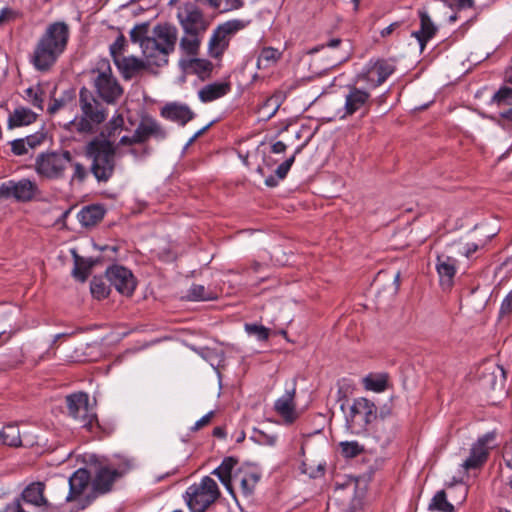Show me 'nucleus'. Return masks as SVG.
<instances>
[{
	"mask_svg": "<svg viewBox=\"0 0 512 512\" xmlns=\"http://www.w3.org/2000/svg\"><path fill=\"white\" fill-rule=\"evenodd\" d=\"M108 465L111 466L116 475L121 478L134 469L135 461L128 456L117 455L115 461Z\"/></svg>",
	"mask_w": 512,
	"mask_h": 512,
	"instance_id": "nucleus-39",
	"label": "nucleus"
},
{
	"mask_svg": "<svg viewBox=\"0 0 512 512\" xmlns=\"http://www.w3.org/2000/svg\"><path fill=\"white\" fill-rule=\"evenodd\" d=\"M456 259L452 256L441 254L437 256L436 270L439 275L440 285L448 289L453 285L456 274Z\"/></svg>",
	"mask_w": 512,
	"mask_h": 512,
	"instance_id": "nucleus-23",
	"label": "nucleus"
},
{
	"mask_svg": "<svg viewBox=\"0 0 512 512\" xmlns=\"http://www.w3.org/2000/svg\"><path fill=\"white\" fill-rule=\"evenodd\" d=\"M125 46L126 39L122 34H120L113 42V44L110 45V54L114 60V63H116V58L118 59L124 57L122 54L124 52Z\"/></svg>",
	"mask_w": 512,
	"mask_h": 512,
	"instance_id": "nucleus-49",
	"label": "nucleus"
},
{
	"mask_svg": "<svg viewBox=\"0 0 512 512\" xmlns=\"http://www.w3.org/2000/svg\"><path fill=\"white\" fill-rule=\"evenodd\" d=\"M161 115L168 120L179 123L181 126L186 125L194 118L193 111L187 105L177 103L167 104L162 108Z\"/></svg>",
	"mask_w": 512,
	"mask_h": 512,
	"instance_id": "nucleus-26",
	"label": "nucleus"
},
{
	"mask_svg": "<svg viewBox=\"0 0 512 512\" xmlns=\"http://www.w3.org/2000/svg\"><path fill=\"white\" fill-rule=\"evenodd\" d=\"M119 477L109 465H97L91 480L92 493L87 496L88 502H91L99 495L109 493L116 480Z\"/></svg>",
	"mask_w": 512,
	"mask_h": 512,
	"instance_id": "nucleus-15",
	"label": "nucleus"
},
{
	"mask_svg": "<svg viewBox=\"0 0 512 512\" xmlns=\"http://www.w3.org/2000/svg\"><path fill=\"white\" fill-rule=\"evenodd\" d=\"M295 394L296 385L293 384L291 389H287L274 403V410L281 416L285 424H292L299 417L296 411Z\"/></svg>",
	"mask_w": 512,
	"mask_h": 512,
	"instance_id": "nucleus-19",
	"label": "nucleus"
},
{
	"mask_svg": "<svg viewBox=\"0 0 512 512\" xmlns=\"http://www.w3.org/2000/svg\"><path fill=\"white\" fill-rule=\"evenodd\" d=\"M245 331L249 335H254L260 341H265L269 338L270 330L262 325L245 324Z\"/></svg>",
	"mask_w": 512,
	"mask_h": 512,
	"instance_id": "nucleus-48",
	"label": "nucleus"
},
{
	"mask_svg": "<svg viewBox=\"0 0 512 512\" xmlns=\"http://www.w3.org/2000/svg\"><path fill=\"white\" fill-rule=\"evenodd\" d=\"M129 147L130 148L128 149L127 152L130 155H132L135 159H142L150 154V149L147 146L143 147L142 149L135 148L134 145Z\"/></svg>",
	"mask_w": 512,
	"mask_h": 512,
	"instance_id": "nucleus-55",
	"label": "nucleus"
},
{
	"mask_svg": "<svg viewBox=\"0 0 512 512\" xmlns=\"http://www.w3.org/2000/svg\"><path fill=\"white\" fill-rule=\"evenodd\" d=\"M176 19L183 31L180 50L186 56H197L210 25L208 18L195 2L183 1L176 8Z\"/></svg>",
	"mask_w": 512,
	"mask_h": 512,
	"instance_id": "nucleus-3",
	"label": "nucleus"
},
{
	"mask_svg": "<svg viewBox=\"0 0 512 512\" xmlns=\"http://www.w3.org/2000/svg\"><path fill=\"white\" fill-rule=\"evenodd\" d=\"M92 475L85 469L80 468L76 470L69 478V492L65 493V483H62V494L55 496L54 500L62 503H67L75 500L80 496L87 488L88 484L91 483Z\"/></svg>",
	"mask_w": 512,
	"mask_h": 512,
	"instance_id": "nucleus-16",
	"label": "nucleus"
},
{
	"mask_svg": "<svg viewBox=\"0 0 512 512\" xmlns=\"http://www.w3.org/2000/svg\"><path fill=\"white\" fill-rule=\"evenodd\" d=\"M230 90L229 82H215L204 86L198 96L202 102L207 103L225 96Z\"/></svg>",
	"mask_w": 512,
	"mask_h": 512,
	"instance_id": "nucleus-30",
	"label": "nucleus"
},
{
	"mask_svg": "<svg viewBox=\"0 0 512 512\" xmlns=\"http://www.w3.org/2000/svg\"><path fill=\"white\" fill-rule=\"evenodd\" d=\"M377 417L375 404L367 398L354 399L350 411L346 416L348 429L354 434L365 432L367 426Z\"/></svg>",
	"mask_w": 512,
	"mask_h": 512,
	"instance_id": "nucleus-9",
	"label": "nucleus"
},
{
	"mask_svg": "<svg viewBox=\"0 0 512 512\" xmlns=\"http://www.w3.org/2000/svg\"><path fill=\"white\" fill-rule=\"evenodd\" d=\"M512 313V290L506 295L503 299L500 306V316L505 317L509 316Z\"/></svg>",
	"mask_w": 512,
	"mask_h": 512,
	"instance_id": "nucleus-53",
	"label": "nucleus"
},
{
	"mask_svg": "<svg viewBox=\"0 0 512 512\" xmlns=\"http://www.w3.org/2000/svg\"><path fill=\"white\" fill-rule=\"evenodd\" d=\"M363 383L366 390L383 392L387 388L388 375L385 373L369 374L363 379Z\"/></svg>",
	"mask_w": 512,
	"mask_h": 512,
	"instance_id": "nucleus-36",
	"label": "nucleus"
},
{
	"mask_svg": "<svg viewBox=\"0 0 512 512\" xmlns=\"http://www.w3.org/2000/svg\"><path fill=\"white\" fill-rule=\"evenodd\" d=\"M64 101L60 99H54L53 102L48 107V112L50 114H54L59 111L64 106Z\"/></svg>",
	"mask_w": 512,
	"mask_h": 512,
	"instance_id": "nucleus-61",
	"label": "nucleus"
},
{
	"mask_svg": "<svg viewBox=\"0 0 512 512\" xmlns=\"http://www.w3.org/2000/svg\"><path fill=\"white\" fill-rule=\"evenodd\" d=\"M26 99L39 110H43L44 92L42 88L37 85L35 87H29L25 90Z\"/></svg>",
	"mask_w": 512,
	"mask_h": 512,
	"instance_id": "nucleus-45",
	"label": "nucleus"
},
{
	"mask_svg": "<svg viewBox=\"0 0 512 512\" xmlns=\"http://www.w3.org/2000/svg\"><path fill=\"white\" fill-rule=\"evenodd\" d=\"M124 125V118L121 114L114 115L111 120L106 124L104 130L101 132V139H108L115 137L116 134L122 130Z\"/></svg>",
	"mask_w": 512,
	"mask_h": 512,
	"instance_id": "nucleus-41",
	"label": "nucleus"
},
{
	"mask_svg": "<svg viewBox=\"0 0 512 512\" xmlns=\"http://www.w3.org/2000/svg\"><path fill=\"white\" fill-rule=\"evenodd\" d=\"M220 497L217 483L205 476L199 483L190 485L185 492V501L191 512H205Z\"/></svg>",
	"mask_w": 512,
	"mask_h": 512,
	"instance_id": "nucleus-7",
	"label": "nucleus"
},
{
	"mask_svg": "<svg viewBox=\"0 0 512 512\" xmlns=\"http://www.w3.org/2000/svg\"><path fill=\"white\" fill-rule=\"evenodd\" d=\"M503 458L506 465L512 469V439L504 447Z\"/></svg>",
	"mask_w": 512,
	"mask_h": 512,
	"instance_id": "nucleus-58",
	"label": "nucleus"
},
{
	"mask_svg": "<svg viewBox=\"0 0 512 512\" xmlns=\"http://www.w3.org/2000/svg\"><path fill=\"white\" fill-rule=\"evenodd\" d=\"M341 453L346 458H354L364 451V447L357 441H344L339 444Z\"/></svg>",
	"mask_w": 512,
	"mask_h": 512,
	"instance_id": "nucleus-46",
	"label": "nucleus"
},
{
	"mask_svg": "<svg viewBox=\"0 0 512 512\" xmlns=\"http://www.w3.org/2000/svg\"><path fill=\"white\" fill-rule=\"evenodd\" d=\"M478 250V245L475 243H466L464 246L460 247L458 251L469 258L473 253Z\"/></svg>",
	"mask_w": 512,
	"mask_h": 512,
	"instance_id": "nucleus-59",
	"label": "nucleus"
},
{
	"mask_svg": "<svg viewBox=\"0 0 512 512\" xmlns=\"http://www.w3.org/2000/svg\"><path fill=\"white\" fill-rule=\"evenodd\" d=\"M213 415H214L213 411H210L209 413L204 415L202 418H200L194 424V426L191 428V430L192 431H198V430L202 429L203 427H205L206 425H208L211 422V419H212Z\"/></svg>",
	"mask_w": 512,
	"mask_h": 512,
	"instance_id": "nucleus-56",
	"label": "nucleus"
},
{
	"mask_svg": "<svg viewBox=\"0 0 512 512\" xmlns=\"http://www.w3.org/2000/svg\"><path fill=\"white\" fill-rule=\"evenodd\" d=\"M282 53L273 47H264L257 59L258 68H267L275 63L281 58Z\"/></svg>",
	"mask_w": 512,
	"mask_h": 512,
	"instance_id": "nucleus-40",
	"label": "nucleus"
},
{
	"mask_svg": "<svg viewBox=\"0 0 512 512\" xmlns=\"http://www.w3.org/2000/svg\"><path fill=\"white\" fill-rule=\"evenodd\" d=\"M491 104H496L498 107L512 105V88L502 86L491 98Z\"/></svg>",
	"mask_w": 512,
	"mask_h": 512,
	"instance_id": "nucleus-43",
	"label": "nucleus"
},
{
	"mask_svg": "<svg viewBox=\"0 0 512 512\" xmlns=\"http://www.w3.org/2000/svg\"><path fill=\"white\" fill-rule=\"evenodd\" d=\"M91 80L96 93L106 104L116 103L123 94V88L107 60L98 62L97 67L91 71Z\"/></svg>",
	"mask_w": 512,
	"mask_h": 512,
	"instance_id": "nucleus-6",
	"label": "nucleus"
},
{
	"mask_svg": "<svg viewBox=\"0 0 512 512\" xmlns=\"http://www.w3.org/2000/svg\"><path fill=\"white\" fill-rule=\"evenodd\" d=\"M504 81L512 84V67H508L504 72Z\"/></svg>",
	"mask_w": 512,
	"mask_h": 512,
	"instance_id": "nucleus-64",
	"label": "nucleus"
},
{
	"mask_svg": "<svg viewBox=\"0 0 512 512\" xmlns=\"http://www.w3.org/2000/svg\"><path fill=\"white\" fill-rule=\"evenodd\" d=\"M260 474L250 466H243L235 470L232 487L239 485L245 497H249L260 480ZM234 490V488H232Z\"/></svg>",
	"mask_w": 512,
	"mask_h": 512,
	"instance_id": "nucleus-22",
	"label": "nucleus"
},
{
	"mask_svg": "<svg viewBox=\"0 0 512 512\" xmlns=\"http://www.w3.org/2000/svg\"><path fill=\"white\" fill-rule=\"evenodd\" d=\"M37 114L26 107H18L8 117V128L30 125L36 121Z\"/></svg>",
	"mask_w": 512,
	"mask_h": 512,
	"instance_id": "nucleus-31",
	"label": "nucleus"
},
{
	"mask_svg": "<svg viewBox=\"0 0 512 512\" xmlns=\"http://www.w3.org/2000/svg\"><path fill=\"white\" fill-rule=\"evenodd\" d=\"M259 442L265 445L274 446L277 442V436L276 435H268L263 432L259 435Z\"/></svg>",
	"mask_w": 512,
	"mask_h": 512,
	"instance_id": "nucleus-60",
	"label": "nucleus"
},
{
	"mask_svg": "<svg viewBox=\"0 0 512 512\" xmlns=\"http://www.w3.org/2000/svg\"><path fill=\"white\" fill-rule=\"evenodd\" d=\"M286 148H287V146L284 142L277 141L272 145L271 150L275 154H280V153H284L286 151Z\"/></svg>",
	"mask_w": 512,
	"mask_h": 512,
	"instance_id": "nucleus-62",
	"label": "nucleus"
},
{
	"mask_svg": "<svg viewBox=\"0 0 512 512\" xmlns=\"http://www.w3.org/2000/svg\"><path fill=\"white\" fill-rule=\"evenodd\" d=\"M418 15L420 18V29L413 31L411 35L418 40L421 49H423L426 43L435 36L437 27L432 22L426 10H419Z\"/></svg>",
	"mask_w": 512,
	"mask_h": 512,
	"instance_id": "nucleus-27",
	"label": "nucleus"
},
{
	"mask_svg": "<svg viewBox=\"0 0 512 512\" xmlns=\"http://www.w3.org/2000/svg\"><path fill=\"white\" fill-rule=\"evenodd\" d=\"M68 166L72 169L70 183L82 184L88 177L89 169L70 153Z\"/></svg>",
	"mask_w": 512,
	"mask_h": 512,
	"instance_id": "nucleus-38",
	"label": "nucleus"
},
{
	"mask_svg": "<svg viewBox=\"0 0 512 512\" xmlns=\"http://www.w3.org/2000/svg\"><path fill=\"white\" fill-rule=\"evenodd\" d=\"M69 26L62 21L49 24L34 45L30 63L41 73L50 72L67 49Z\"/></svg>",
	"mask_w": 512,
	"mask_h": 512,
	"instance_id": "nucleus-2",
	"label": "nucleus"
},
{
	"mask_svg": "<svg viewBox=\"0 0 512 512\" xmlns=\"http://www.w3.org/2000/svg\"><path fill=\"white\" fill-rule=\"evenodd\" d=\"M402 25V22L396 21L391 23L389 26L385 27L380 31V35L383 38H386L392 35L396 30H398Z\"/></svg>",
	"mask_w": 512,
	"mask_h": 512,
	"instance_id": "nucleus-57",
	"label": "nucleus"
},
{
	"mask_svg": "<svg viewBox=\"0 0 512 512\" xmlns=\"http://www.w3.org/2000/svg\"><path fill=\"white\" fill-rule=\"evenodd\" d=\"M217 298V294L203 285L193 284L188 290L187 299L190 301H209Z\"/></svg>",
	"mask_w": 512,
	"mask_h": 512,
	"instance_id": "nucleus-37",
	"label": "nucleus"
},
{
	"mask_svg": "<svg viewBox=\"0 0 512 512\" xmlns=\"http://www.w3.org/2000/svg\"><path fill=\"white\" fill-rule=\"evenodd\" d=\"M105 215V210L100 205H90L81 209L78 214L79 221L82 225L89 227L100 222Z\"/></svg>",
	"mask_w": 512,
	"mask_h": 512,
	"instance_id": "nucleus-32",
	"label": "nucleus"
},
{
	"mask_svg": "<svg viewBox=\"0 0 512 512\" xmlns=\"http://www.w3.org/2000/svg\"><path fill=\"white\" fill-rule=\"evenodd\" d=\"M248 22L240 19H233L218 25L209 39L208 50L210 56L218 58L222 56L229 46L231 38L247 26Z\"/></svg>",
	"mask_w": 512,
	"mask_h": 512,
	"instance_id": "nucleus-10",
	"label": "nucleus"
},
{
	"mask_svg": "<svg viewBox=\"0 0 512 512\" xmlns=\"http://www.w3.org/2000/svg\"><path fill=\"white\" fill-rule=\"evenodd\" d=\"M457 6L461 9L472 8L474 0H454Z\"/></svg>",
	"mask_w": 512,
	"mask_h": 512,
	"instance_id": "nucleus-63",
	"label": "nucleus"
},
{
	"mask_svg": "<svg viewBox=\"0 0 512 512\" xmlns=\"http://www.w3.org/2000/svg\"><path fill=\"white\" fill-rule=\"evenodd\" d=\"M279 105L278 97L272 96L263 102L259 108V111L262 112L267 118H271L277 112Z\"/></svg>",
	"mask_w": 512,
	"mask_h": 512,
	"instance_id": "nucleus-47",
	"label": "nucleus"
},
{
	"mask_svg": "<svg viewBox=\"0 0 512 512\" xmlns=\"http://www.w3.org/2000/svg\"><path fill=\"white\" fill-rule=\"evenodd\" d=\"M70 161V151L60 150L40 153L36 159L34 168L36 173L49 180L61 179Z\"/></svg>",
	"mask_w": 512,
	"mask_h": 512,
	"instance_id": "nucleus-8",
	"label": "nucleus"
},
{
	"mask_svg": "<svg viewBox=\"0 0 512 512\" xmlns=\"http://www.w3.org/2000/svg\"><path fill=\"white\" fill-rule=\"evenodd\" d=\"M429 509L441 512H453L454 506L447 501L445 491L441 490L432 498L431 503L429 504Z\"/></svg>",
	"mask_w": 512,
	"mask_h": 512,
	"instance_id": "nucleus-42",
	"label": "nucleus"
},
{
	"mask_svg": "<svg viewBox=\"0 0 512 512\" xmlns=\"http://www.w3.org/2000/svg\"><path fill=\"white\" fill-rule=\"evenodd\" d=\"M84 153L90 160L89 170L99 183H107L114 175L116 161V147L108 139L95 137L84 147Z\"/></svg>",
	"mask_w": 512,
	"mask_h": 512,
	"instance_id": "nucleus-4",
	"label": "nucleus"
},
{
	"mask_svg": "<svg viewBox=\"0 0 512 512\" xmlns=\"http://www.w3.org/2000/svg\"><path fill=\"white\" fill-rule=\"evenodd\" d=\"M190 59L180 61L184 70L196 74L201 79H206L210 76L213 70V64L206 59L190 56Z\"/></svg>",
	"mask_w": 512,
	"mask_h": 512,
	"instance_id": "nucleus-29",
	"label": "nucleus"
},
{
	"mask_svg": "<svg viewBox=\"0 0 512 512\" xmlns=\"http://www.w3.org/2000/svg\"><path fill=\"white\" fill-rule=\"evenodd\" d=\"M0 443L11 447L21 446L22 440L19 427L16 424L5 425L0 430Z\"/></svg>",
	"mask_w": 512,
	"mask_h": 512,
	"instance_id": "nucleus-34",
	"label": "nucleus"
},
{
	"mask_svg": "<svg viewBox=\"0 0 512 512\" xmlns=\"http://www.w3.org/2000/svg\"><path fill=\"white\" fill-rule=\"evenodd\" d=\"M167 131L153 118L144 117L141 119L132 136H123L119 140L120 146H133L145 144L150 138L164 140Z\"/></svg>",
	"mask_w": 512,
	"mask_h": 512,
	"instance_id": "nucleus-11",
	"label": "nucleus"
},
{
	"mask_svg": "<svg viewBox=\"0 0 512 512\" xmlns=\"http://www.w3.org/2000/svg\"><path fill=\"white\" fill-rule=\"evenodd\" d=\"M300 150H301V148H298L295 151L294 155H292L290 158L286 159L283 163H281L277 167L275 173H276V176H277V178L279 180H283L287 176L291 166L293 165V163L295 161V156H296L297 153L300 152Z\"/></svg>",
	"mask_w": 512,
	"mask_h": 512,
	"instance_id": "nucleus-50",
	"label": "nucleus"
},
{
	"mask_svg": "<svg viewBox=\"0 0 512 512\" xmlns=\"http://www.w3.org/2000/svg\"><path fill=\"white\" fill-rule=\"evenodd\" d=\"M106 278L111 286L122 295L129 296L136 287V281L132 272L120 265H113L106 270Z\"/></svg>",
	"mask_w": 512,
	"mask_h": 512,
	"instance_id": "nucleus-17",
	"label": "nucleus"
},
{
	"mask_svg": "<svg viewBox=\"0 0 512 512\" xmlns=\"http://www.w3.org/2000/svg\"><path fill=\"white\" fill-rule=\"evenodd\" d=\"M45 484L43 482H33L29 484L22 492V499L29 504L36 507L44 508L45 510L52 509L61 504L59 501H50L44 494Z\"/></svg>",
	"mask_w": 512,
	"mask_h": 512,
	"instance_id": "nucleus-20",
	"label": "nucleus"
},
{
	"mask_svg": "<svg viewBox=\"0 0 512 512\" xmlns=\"http://www.w3.org/2000/svg\"><path fill=\"white\" fill-rule=\"evenodd\" d=\"M116 66L125 80H130L150 65L147 60H141L135 56L116 58Z\"/></svg>",
	"mask_w": 512,
	"mask_h": 512,
	"instance_id": "nucleus-24",
	"label": "nucleus"
},
{
	"mask_svg": "<svg viewBox=\"0 0 512 512\" xmlns=\"http://www.w3.org/2000/svg\"><path fill=\"white\" fill-rule=\"evenodd\" d=\"M92 295L97 299H104L110 294V287L101 277H94L90 284Z\"/></svg>",
	"mask_w": 512,
	"mask_h": 512,
	"instance_id": "nucleus-44",
	"label": "nucleus"
},
{
	"mask_svg": "<svg viewBox=\"0 0 512 512\" xmlns=\"http://www.w3.org/2000/svg\"><path fill=\"white\" fill-rule=\"evenodd\" d=\"M499 126L506 128L508 125H512V108H509L503 112H500L498 119L491 117Z\"/></svg>",
	"mask_w": 512,
	"mask_h": 512,
	"instance_id": "nucleus-52",
	"label": "nucleus"
},
{
	"mask_svg": "<svg viewBox=\"0 0 512 512\" xmlns=\"http://www.w3.org/2000/svg\"><path fill=\"white\" fill-rule=\"evenodd\" d=\"M201 4L208 5L210 8L220 13H227L240 9L244 6V0H195Z\"/></svg>",
	"mask_w": 512,
	"mask_h": 512,
	"instance_id": "nucleus-35",
	"label": "nucleus"
},
{
	"mask_svg": "<svg viewBox=\"0 0 512 512\" xmlns=\"http://www.w3.org/2000/svg\"><path fill=\"white\" fill-rule=\"evenodd\" d=\"M396 70L393 61L386 59L370 60L364 72V79L374 87L382 85Z\"/></svg>",
	"mask_w": 512,
	"mask_h": 512,
	"instance_id": "nucleus-18",
	"label": "nucleus"
},
{
	"mask_svg": "<svg viewBox=\"0 0 512 512\" xmlns=\"http://www.w3.org/2000/svg\"><path fill=\"white\" fill-rule=\"evenodd\" d=\"M40 193L36 182L27 178L18 181L9 180L0 186V196L14 198L19 202H29Z\"/></svg>",
	"mask_w": 512,
	"mask_h": 512,
	"instance_id": "nucleus-13",
	"label": "nucleus"
},
{
	"mask_svg": "<svg viewBox=\"0 0 512 512\" xmlns=\"http://www.w3.org/2000/svg\"><path fill=\"white\" fill-rule=\"evenodd\" d=\"M26 141V146L33 149L39 146L45 139V135L43 133H36L23 138Z\"/></svg>",
	"mask_w": 512,
	"mask_h": 512,
	"instance_id": "nucleus-54",
	"label": "nucleus"
},
{
	"mask_svg": "<svg viewBox=\"0 0 512 512\" xmlns=\"http://www.w3.org/2000/svg\"><path fill=\"white\" fill-rule=\"evenodd\" d=\"M72 254L74 258V268L72 270V275L77 280L85 282L90 274L92 267L95 264V261L91 258L80 257L75 250H72Z\"/></svg>",
	"mask_w": 512,
	"mask_h": 512,
	"instance_id": "nucleus-33",
	"label": "nucleus"
},
{
	"mask_svg": "<svg viewBox=\"0 0 512 512\" xmlns=\"http://www.w3.org/2000/svg\"><path fill=\"white\" fill-rule=\"evenodd\" d=\"M238 461L233 457H226L221 465L217 467L212 474L216 475L228 492L235 497L234 490L232 489V481L234 479V469Z\"/></svg>",
	"mask_w": 512,
	"mask_h": 512,
	"instance_id": "nucleus-28",
	"label": "nucleus"
},
{
	"mask_svg": "<svg viewBox=\"0 0 512 512\" xmlns=\"http://www.w3.org/2000/svg\"><path fill=\"white\" fill-rule=\"evenodd\" d=\"M324 48L336 50V56L334 59L335 64L342 63V62L348 60L352 54L351 42L348 39L343 40L338 37H333V38L328 39L325 43L312 49L311 53L318 52Z\"/></svg>",
	"mask_w": 512,
	"mask_h": 512,
	"instance_id": "nucleus-25",
	"label": "nucleus"
},
{
	"mask_svg": "<svg viewBox=\"0 0 512 512\" xmlns=\"http://www.w3.org/2000/svg\"><path fill=\"white\" fill-rule=\"evenodd\" d=\"M66 404L69 415L79 421L81 427L93 431L94 427L97 426V416L89 408L88 395L83 392L68 395Z\"/></svg>",
	"mask_w": 512,
	"mask_h": 512,
	"instance_id": "nucleus-12",
	"label": "nucleus"
},
{
	"mask_svg": "<svg viewBox=\"0 0 512 512\" xmlns=\"http://www.w3.org/2000/svg\"><path fill=\"white\" fill-rule=\"evenodd\" d=\"M11 151L14 155L22 156L28 153V148L26 146V141L22 138L15 139L10 142Z\"/></svg>",
	"mask_w": 512,
	"mask_h": 512,
	"instance_id": "nucleus-51",
	"label": "nucleus"
},
{
	"mask_svg": "<svg viewBox=\"0 0 512 512\" xmlns=\"http://www.w3.org/2000/svg\"><path fill=\"white\" fill-rule=\"evenodd\" d=\"M494 439V432H488L479 437L472 445L469 457L462 463V468L465 471L480 469L488 460L489 452L492 449L488 444Z\"/></svg>",
	"mask_w": 512,
	"mask_h": 512,
	"instance_id": "nucleus-14",
	"label": "nucleus"
},
{
	"mask_svg": "<svg viewBox=\"0 0 512 512\" xmlns=\"http://www.w3.org/2000/svg\"><path fill=\"white\" fill-rule=\"evenodd\" d=\"M148 30L147 23L136 25L130 31V39L133 43H139L149 65L164 66L168 63L169 55L175 50L177 28L167 23L158 24L153 28L152 36H148Z\"/></svg>",
	"mask_w": 512,
	"mask_h": 512,
	"instance_id": "nucleus-1",
	"label": "nucleus"
},
{
	"mask_svg": "<svg viewBox=\"0 0 512 512\" xmlns=\"http://www.w3.org/2000/svg\"><path fill=\"white\" fill-rule=\"evenodd\" d=\"M79 107L81 115L71 123L79 133L96 132L108 116L104 104L86 87H82L79 91Z\"/></svg>",
	"mask_w": 512,
	"mask_h": 512,
	"instance_id": "nucleus-5",
	"label": "nucleus"
},
{
	"mask_svg": "<svg viewBox=\"0 0 512 512\" xmlns=\"http://www.w3.org/2000/svg\"><path fill=\"white\" fill-rule=\"evenodd\" d=\"M370 93L357 88L348 86V92L345 95V116H351L362 109L367 110L370 106Z\"/></svg>",
	"mask_w": 512,
	"mask_h": 512,
	"instance_id": "nucleus-21",
	"label": "nucleus"
}]
</instances>
